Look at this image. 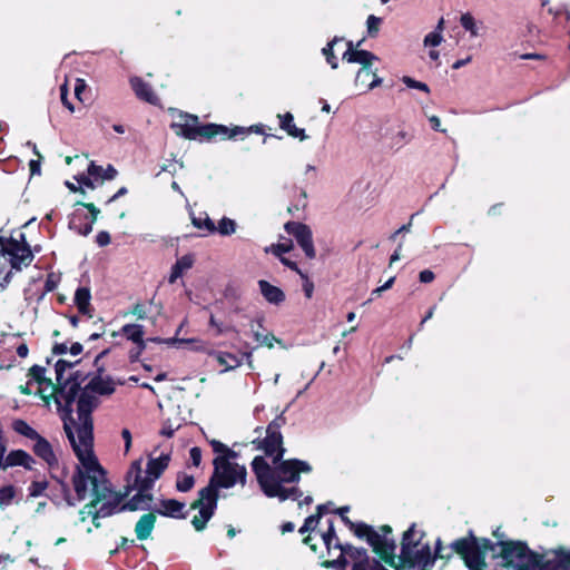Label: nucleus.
<instances>
[{
	"label": "nucleus",
	"mask_w": 570,
	"mask_h": 570,
	"mask_svg": "<svg viewBox=\"0 0 570 570\" xmlns=\"http://www.w3.org/2000/svg\"><path fill=\"white\" fill-rule=\"evenodd\" d=\"M189 456H190L191 464L194 466L198 468L202 462V449L198 446H193L189 450Z\"/></svg>",
	"instance_id": "62"
},
{
	"label": "nucleus",
	"mask_w": 570,
	"mask_h": 570,
	"mask_svg": "<svg viewBox=\"0 0 570 570\" xmlns=\"http://www.w3.org/2000/svg\"><path fill=\"white\" fill-rule=\"evenodd\" d=\"M381 83H382V79L372 70H371L370 77H363L361 79L357 78V76L355 77V86L364 87L365 90H371V89L380 86Z\"/></svg>",
	"instance_id": "41"
},
{
	"label": "nucleus",
	"mask_w": 570,
	"mask_h": 570,
	"mask_svg": "<svg viewBox=\"0 0 570 570\" xmlns=\"http://www.w3.org/2000/svg\"><path fill=\"white\" fill-rule=\"evenodd\" d=\"M235 230H236V223H235V220H233L228 217H223L219 220L218 226H216V232H218L223 236L232 235L235 233Z\"/></svg>",
	"instance_id": "45"
},
{
	"label": "nucleus",
	"mask_w": 570,
	"mask_h": 570,
	"mask_svg": "<svg viewBox=\"0 0 570 570\" xmlns=\"http://www.w3.org/2000/svg\"><path fill=\"white\" fill-rule=\"evenodd\" d=\"M553 559L546 560L544 567L549 570H570V548L560 546L551 550Z\"/></svg>",
	"instance_id": "26"
},
{
	"label": "nucleus",
	"mask_w": 570,
	"mask_h": 570,
	"mask_svg": "<svg viewBox=\"0 0 570 570\" xmlns=\"http://www.w3.org/2000/svg\"><path fill=\"white\" fill-rule=\"evenodd\" d=\"M127 484L125 485V491L122 493H129L134 490L138 492L130 498L127 502L121 503L120 510L122 511H137L139 509V503L142 501H151L153 494L149 493L150 490H142L141 482L137 479L126 480Z\"/></svg>",
	"instance_id": "21"
},
{
	"label": "nucleus",
	"mask_w": 570,
	"mask_h": 570,
	"mask_svg": "<svg viewBox=\"0 0 570 570\" xmlns=\"http://www.w3.org/2000/svg\"><path fill=\"white\" fill-rule=\"evenodd\" d=\"M17 489L12 484L0 487V510L9 507L16 498Z\"/></svg>",
	"instance_id": "40"
},
{
	"label": "nucleus",
	"mask_w": 570,
	"mask_h": 570,
	"mask_svg": "<svg viewBox=\"0 0 570 570\" xmlns=\"http://www.w3.org/2000/svg\"><path fill=\"white\" fill-rule=\"evenodd\" d=\"M294 245H293V242L291 239H288L287 242L285 243H277V244H272L271 247L266 248V252H271L272 254H274L276 257H283V255L285 253H288L293 249Z\"/></svg>",
	"instance_id": "46"
},
{
	"label": "nucleus",
	"mask_w": 570,
	"mask_h": 570,
	"mask_svg": "<svg viewBox=\"0 0 570 570\" xmlns=\"http://www.w3.org/2000/svg\"><path fill=\"white\" fill-rule=\"evenodd\" d=\"M279 119V127L284 131L287 132L288 136L293 138H298L299 140L307 139V135L305 134V130L303 128H298L294 124V116L287 111L283 115H277Z\"/></svg>",
	"instance_id": "30"
},
{
	"label": "nucleus",
	"mask_w": 570,
	"mask_h": 570,
	"mask_svg": "<svg viewBox=\"0 0 570 570\" xmlns=\"http://www.w3.org/2000/svg\"><path fill=\"white\" fill-rule=\"evenodd\" d=\"M78 363H80V360H78L76 362H69V361H66V360H62V358L58 360L57 363L55 364L57 382L60 383V381H62V377H63V374H65L66 370L73 367Z\"/></svg>",
	"instance_id": "48"
},
{
	"label": "nucleus",
	"mask_w": 570,
	"mask_h": 570,
	"mask_svg": "<svg viewBox=\"0 0 570 570\" xmlns=\"http://www.w3.org/2000/svg\"><path fill=\"white\" fill-rule=\"evenodd\" d=\"M75 206H81L88 214L75 210L69 220V228L79 235L87 236L92 232V225L98 219L100 209L94 203L77 202Z\"/></svg>",
	"instance_id": "14"
},
{
	"label": "nucleus",
	"mask_w": 570,
	"mask_h": 570,
	"mask_svg": "<svg viewBox=\"0 0 570 570\" xmlns=\"http://www.w3.org/2000/svg\"><path fill=\"white\" fill-rule=\"evenodd\" d=\"M75 179L79 183V185L83 188L87 187L89 189H95L97 186L95 184V181L91 179V176H87L85 174H80L78 176L75 177Z\"/></svg>",
	"instance_id": "60"
},
{
	"label": "nucleus",
	"mask_w": 570,
	"mask_h": 570,
	"mask_svg": "<svg viewBox=\"0 0 570 570\" xmlns=\"http://www.w3.org/2000/svg\"><path fill=\"white\" fill-rule=\"evenodd\" d=\"M48 481H32L28 488L29 497L31 498H38L45 493V491L48 489Z\"/></svg>",
	"instance_id": "49"
},
{
	"label": "nucleus",
	"mask_w": 570,
	"mask_h": 570,
	"mask_svg": "<svg viewBox=\"0 0 570 570\" xmlns=\"http://www.w3.org/2000/svg\"><path fill=\"white\" fill-rule=\"evenodd\" d=\"M99 405L97 396L82 389L77 400L79 423L72 425L63 417V430L67 439L82 468L100 471V463L94 452V420L92 412Z\"/></svg>",
	"instance_id": "1"
},
{
	"label": "nucleus",
	"mask_w": 570,
	"mask_h": 570,
	"mask_svg": "<svg viewBox=\"0 0 570 570\" xmlns=\"http://www.w3.org/2000/svg\"><path fill=\"white\" fill-rule=\"evenodd\" d=\"M195 478L186 472H178L176 476L175 488L178 492H189L195 487Z\"/></svg>",
	"instance_id": "36"
},
{
	"label": "nucleus",
	"mask_w": 570,
	"mask_h": 570,
	"mask_svg": "<svg viewBox=\"0 0 570 570\" xmlns=\"http://www.w3.org/2000/svg\"><path fill=\"white\" fill-rule=\"evenodd\" d=\"M11 428L16 433L35 442L31 448L32 452L46 462L50 469L58 466L59 461L50 442L29 425L27 421L16 419L12 421Z\"/></svg>",
	"instance_id": "11"
},
{
	"label": "nucleus",
	"mask_w": 570,
	"mask_h": 570,
	"mask_svg": "<svg viewBox=\"0 0 570 570\" xmlns=\"http://www.w3.org/2000/svg\"><path fill=\"white\" fill-rule=\"evenodd\" d=\"M130 87L135 92L136 97L142 101L151 105H156L158 101L157 95L154 92L151 86L140 77H131Z\"/></svg>",
	"instance_id": "25"
},
{
	"label": "nucleus",
	"mask_w": 570,
	"mask_h": 570,
	"mask_svg": "<svg viewBox=\"0 0 570 570\" xmlns=\"http://www.w3.org/2000/svg\"><path fill=\"white\" fill-rule=\"evenodd\" d=\"M269 463L262 455H256L252 463V470L256 476L261 489L264 484H275L279 482L284 484H297L301 481L302 473H311L313 468L307 461L299 459H287L278 461V463Z\"/></svg>",
	"instance_id": "4"
},
{
	"label": "nucleus",
	"mask_w": 570,
	"mask_h": 570,
	"mask_svg": "<svg viewBox=\"0 0 570 570\" xmlns=\"http://www.w3.org/2000/svg\"><path fill=\"white\" fill-rule=\"evenodd\" d=\"M0 253L9 256L11 268L14 271H21L22 266L28 267L35 257L23 233L19 234V239L0 235Z\"/></svg>",
	"instance_id": "12"
},
{
	"label": "nucleus",
	"mask_w": 570,
	"mask_h": 570,
	"mask_svg": "<svg viewBox=\"0 0 570 570\" xmlns=\"http://www.w3.org/2000/svg\"><path fill=\"white\" fill-rule=\"evenodd\" d=\"M146 348V343L136 344V347L131 348L129 351L128 357L130 363H135L139 360L140 355Z\"/></svg>",
	"instance_id": "59"
},
{
	"label": "nucleus",
	"mask_w": 570,
	"mask_h": 570,
	"mask_svg": "<svg viewBox=\"0 0 570 570\" xmlns=\"http://www.w3.org/2000/svg\"><path fill=\"white\" fill-rule=\"evenodd\" d=\"M185 503L176 499H161L156 513L173 519H185L187 512H184Z\"/></svg>",
	"instance_id": "24"
},
{
	"label": "nucleus",
	"mask_w": 570,
	"mask_h": 570,
	"mask_svg": "<svg viewBox=\"0 0 570 570\" xmlns=\"http://www.w3.org/2000/svg\"><path fill=\"white\" fill-rule=\"evenodd\" d=\"M255 341L259 343V345L267 346L268 348H273L274 342L282 344V340L276 338L273 333H267L265 335L259 332H254Z\"/></svg>",
	"instance_id": "47"
},
{
	"label": "nucleus",
	"mask_w": 570,
	"mask_h": 570,
	"mask_svg": "<svg viewBox=\"0 0 570 570\" xmlns=\"http://www.w3.org/2000/svg\"><path fill=\"white\" fill-rule=\"evenodd\" d=\"M500 551L493 558H501L504 568L514 570H549L544 567V556L533 551L528 543L520 540L499 541Z\"/></svg>",
	"instance_id": "6"
},
{
	"label": "nucleus",
	"mask_w": 570,
	"mask_h": 570,
	"mask_svg": "<svg viewBox=\"0 0 570 570\" xmlns=\"http://www.w3.org/2000/svg\"><path fill=\"white\" fill-rule=\"evenodd\" d=\"M258 287L263 297L271 304L279 305L285 302V293L282 288L272 285L265 279L258 281Z\"/></svg>",
	"instance_id": "29"
},
{
	"label": "nucleus",
	"mask_w": 570,
	"mask_h": 570,
	"mask_svg": "<svg viewBox=\"0 0 570 570\" xmlns=\"http://www.w3.org/2000/svg\"><path fill=\"white\" fill-rule=\"evenodd\" d=\"M217 362L225 366V371L234 370L242 365L243 358L228 352H218L216 355Z\"/></svg>",
	"instance_id": "35"
},
{
	"label": "nucleus",
	"mask_w": 570,
	"mask_h": 570,
	"mask_svg": "<svg viewBox=\"0 0 570 570\" xmlns=\"http://www.w3.org/2000/svg\"><path fill=\"white\" fill-rule=\"evenodd\" d=\"M373 552L387 566L394 569H400V561L396 562V543L395 540L385 535H380L375 543L372 546Z\"/></svg>",
	"instance_id": "20"
},
{
	"label": "nucleus",
	"mask_w": 570,
	"mask_h": 570,
	"mask_svg": "<svg viewBox=\"0 0 570 570\" xmlns=\"http://www.w3.org/2000/svg\"><path fill=\"white\" fill-rule=\"evenodd\" d=\"M6 444H1L0 449V470H7L12 466H22L26 470H32L36 460L27 451L18 449L12 450L4 456Z\"/></svg>",
	"instance_id": "19"
},
{
	"label": "nucleus",
	"mask_w": 570,
	"mask_h": 570,
	"mask_svg": "<svg viewBox=\"0 0 570 570\" xmlns=\"http://www.w3.org/2000/svg\"><path fill=\"white\" fill-rule=\"evenodd\" d=\"M130 314L137 317V320H145L147 317L146 307L141 303H136L130 309Z\"/></svg>",
	"instance_id": "61"
},
{
	"label": "nucleus",
	"mask_w": 570,
	"mask_h": 570,
	"mask_svg": "<svg viewBox=\"0 0 570 570\" xmlns=\"http://www.w3.org/2000/svg\"><path fill=\"white\" fill-rule=\"evenodd\" d=\"M414 138L412 131L400 122H386L382 125L377 131V140L382 147L399 151L404 146L409 145Z\"/></svg>",
	"instance_id": "13"
},
{
	"label": "nucleus",
	"mask_w": 570,
	"mask_h": 570,
	"mask_svg": "<svg viewBox=\"0 0 570 570\" xmlns=\"http://www.w3.org/2000/svg\"><path fill=\"white\" fill-rule=\"evenodd\" d=\"M253 444L257 450H262L266 456L272 458L273 463H278L284 458L286 449L283 445L282 433L266 432L264 439H255Z\"/></svg>",
	"instance_id": "18"
},
{
	"label": "nucleus",
	"mask_w": 570,
	"mask_h": 570,
	"mask_svg": "<svg viewBox=\"0 0 570 570\" xmlns=\"http://www.w3.org/2000/svg\"><path fill=\"white\" fill-rule=\"evenodd\" d=\"M261 490L267 498H277L282 502L288 499L299 500L303 495V491L298 487L287 488L281 485L279 482L275 484H264Z\"/></svg>",
	"instance_id": "23"
},
{
	"label": "nucleus",
	"mask_w": 570,
	"mask_h": 570,
	"mask_svg": "<svg viewBox=\"0 0 570 570\" xmlns=\"http://www.w3.org/2000/svg\"><path fill=\"white\" fill-rule=\"evenodd\" d=\"M442 39L443 38H442V35L440 33V31H432L425 36L424 45L431 46V47H436L441 43Z\"/></svg>",
	"instance_id": "57"
},
{
	"label": "nucleus",
	"mask_w": 570,
	"mask_h": 570,
	"mask_svg": "<svg viewBox=\"0 0 570 570\" xmlns=\"http://www.w3.org/2000/svg\"><path fill=\"white\" fill-rule=\"evenodd\" d=\"M343 41V38L334 37L323 49L322 53L324 55L326 62L331 66L332 69H337L338 60L334 55V46L338 42Z\"/></svg>",
	"instance_id": "38"
},
{
	"label": "nucleus",
	"mask_w": 570,
	"mask_h": 570,
	"mask_svg": "<svg viewBox=\"0 0 570 570\" xmlns=\"http://www.w3.org/2000/svg\"><path fill=\"white\" fill-rule=\"evenodd\" d=\"M170 453H161L158 458H149L145 475H142V459L135 460L126 473V480L137 479L141 482L142 490H153L156 480L166 471L170 463Z\"/></svg>",
	"instance_id": "9"
},
{
	"label": "nucleus",
	"mask_w": 570,
	"mask_h": 570,
	"mask_svg": "<svg viewBox=\"0 0 570 570\" xmlns=\"http://www.w3.org/2000/svg\"><path fill=\"white\" fill-rule=\"evenodd\" d=\"M452 553L444 554L441 539L435 542L434 553L431 551L429 543H425L414 549L409 554L407 544H403V556H399V561L402 568H415L420 567L421 570H432L436 559L449 560Z\"/></svg>",
	"instance_id": "10"
},
{
	"label": "nucleus",
	"mask_w": 570,
	"mask_h": 570,
	"mask_svg": "<svg viewBox=\"0 0 570 570\" xmlns=\"http://www.w3.org/2000/svg\"><path fill=\"white\" fill-rule=\"evenodd\" d=\"M83 389L91 394L111 395L115 392V384L110 376H92Z\"/></svg>",
	"instance_id": "27"
},
{
	"label": "nucleus",
	"mask_w": 570,
	"mask_h": 570,
	"mask_svg": "<svg viewBox=\"0 0 570 570\" xmlns=\"http://www.w3.org/2000/svg\"><path fill=\"white\" fill-rule=\"evenodd\" d=\"M402 81L409 87V88H413V89H419L421 91H424V92H430V88L429 86L425 83V82H422V81H419V80H415L413 79L412 77H409V76H404L402 78Z\"/></svg>",
	"instance_id": "53"
},
{
	"label": "nucleus",
	"mask_w": 570,
	"mask_h": 570,
	"mask_svg": "<svg viewBox=\"0 0 570 570\" xmlns=\"http://www.w3.org/2000/svg\"><path fill=\"white\" fill-rule=\"evenodd\" d=\"M286 424V417L284 416V412L277 415L266 428V432L271 433H282L281 429Z\"/></svg>",
	"instance_id": "52"
},
{
	"label": "nucleus",
	"mask_w": 570,
	"mask_h": 570,
	"mask_svg": "<svg viewBox=\"0 0 570 570\" xmlns=\"http://www.w3.org/2000/svg\"><path fill=\"white\" fill-rule=\"evenodd\" d=\"M235 466V479L236 483L239 482L242 485L246 484L247 471L244 465H239L237 463H233Z\"/></svg>",
	"instance_id": "58"
},
{
	"label": "nucleus",
	"mask_w": 570,
	"mask_h": 570,
	"mask_svg": "<svg viewBox=\"0 0 570 570\" xmlns=\"http://www.w3.org/2000/svg\"><path fill=\"white\" fill-rule=\"evenodd\" d=\"M356 538L365 540L368 546H373L379 538V532L365 522H355L350 530Z\"/></svg>",
	"instance_id": "33"
},
{
	"label": "nucleus",
	"mask_w": 570,
	"mask_h": 570,
	"mask_svg": "<svg viewBox=\"0 0 570 570\" xmlns=\"http://www.w3.org/2000/svg\"><path fill=\"white\" fill-rule=\"evenodd\" d=\"M499 542H492L488 538H476L470 530L466 537L454 540L450 548L460 556L466 568L470 570H484L487 568L485 557L489 551L495 553Z\"/></svg>",
	"instance_id": "7"
},
{
	"label": "nucleus",
	"mask_w": 570,
	"mask_h": 570,
	"mask_svg": "<svg viewBox=\"0 0 570 570\" xmlns=\"http://www.w3.org/2000/svg\"><path fill=\"white\" fill-rule=\"evenodd\" d=\"M236 484L235 466L233 463L218 464L208 484L198 491V497L190 503V510H198V514L191 519V525L197 532L206 529L208 521L214 517L218 500L219 489H229Z\"/></svg>",
	"instance_id": "3"
},
{
	"label": "nucleus",
	"mask_w": 570,
	"mask_h": 570,
	"mask_svg": "<svg viewBox=\"0 0 570 570\" xmlns=\"http://www.w3.org/2000/svg\"><path fill=\"white\" fill-rule=\"evenodd\" d=\"M191 224L200 229V230H205L207 234H214L216 233V225L214 224V222L209 218V216L207 214H205V217H196V216H191Z\"/></svg>",
	"instance_id": "39"
},
{
	"label": "nucleus",
	"mask_w": 570,
	"mask_h": 570,
	"mask_svg": "<svg viewBox=\"0 0 570 570\" xmlns=\"http://www.w3.org/2000/svg\"><path fill=\"white\" fill-rule=\"evenodd\" d=\"M60 99H61V102L62 105L70 111V112H73L75 111V106L70 102L69 98H68V85L67 82L62 83L60 86Z\"/></svg>",
	"instance_id": "56"
},
{
	"label": "nucleus",
	"mask_w": 570,
	"mask_h": 570,
	"mask_svg": "<svg viewBox=\"0 0 570 570\" xmlns=\"http://www.w3.org/2000/svg\"><path fill=\"white\" fill-rule=\"evenodd\" d=\"M45 372H46L45 367L36 364L29 368L28 375L39 384L46 383V384L52 386L53 384H52L51 380L46 379Z\"/></svg>",
	"instance_id": "44"
},
{
	"label": "nucleus",
	"mask_w": 570,
	"mask_h": 570,
	"mask_svg": "<svg viewBox=\"0 0 570 570\" xmlns=\"http://www.w3.org/2000/svg\"><path fill=\"white\" fill-rule=\"evenodd\" d=\"M285 232L293 236L298 246L303 249L305 256L309 259L315 258L316 252L313 243V233L308 225L289 220L284 225Z\"/></svg>",
	"instance_id": "16"
},
{
	"label": "nucleus",
	"mask_w": 570,
	"mask_h": 570,
	"mask_svg": "<svg viewBox=\"0 0 570 570\" xmlns=\"http://www.w3.org/2000/svg\"><path fill=\"white\" fill-rule=\"evenodd\" d=\"M110 242H111L110 234L106 230H101L96 235V243L100 247H105V246L109 245Z\"/></svg>",
	"instance_id": "64"
},
{
	"label": "nucleus",
	"mask_w": 570,
	"mask_h": 570,
	"mask_svg": "<svg viewBox=\"0 0 570 570\" xmlns=\"http://www.w3.org/2000/svg\"><path fill=\"white\" fill-rule=\"evenodd\" d=\"M91 293L89 287H78L75 293L73 302L80 314L92 317L94 308L90 304Z\"/></svg>",
	"instance_id": "31"
},
{
	"label": "nucleus",
	"mask_w": 570,
	"mask_h": 570,
	"mask_svg": "<svg viewBox=\"0 0 570 570\" xmlns=\"http://www.w3.org/2000/svg\"><path fill=\"white\" fill-rule=\"evenodd\" d=\"M335 550H340L336 559L324 560L321 566L326 569L346 570L348 561H353L352 570H387L381 561L371 559L367 550L351 543L337 541Z\"/></svg>",
	"instance_id": "8"
},
{
	"label": "nucleus",
	"mask_w": 570,
	"mask_h": 570,
	"mask_svg": "<svg viewBox=\"0 0 570 570\" xmlns=\"http://www.w3.org/2000/svg\"><path fill=\"white\" fill-rule=\"evenodd\" d=\"M53 389V397L55 402L58 405V407L61 406V401H63V411L66 413V419L70 421L72 425H76V421L72 417V405L76 400H78L79 394L81 393L82 389L79 386L78 383H71L66 385V382L62 383V381L57 382V385H52Z\"/></svg>",
	"instance_id": "15"
},
{
	"label": "nucleus",
	"mask_w": 570,
	"mask_h": 570,
	"mask_svg": "<svg viewBox=\"0 0 570 570\" xmlns=\"http://www.w3.org/2000/svg\"><path fill=\"white\" fill-rule=\"evenodd\" d=\"M347 49L343 53L342 59L347 61L348 63H360L361 68L357 71V78L370 77L371 76V67L375 60L379 58L371 51L367 50H357L354 48L353 41L348 40L346 42Z\"/></svg>",
	"instance_id": "17"
},
{
	"label": "nucleus",
	"mask_w": 570,
	"mask_h": 570,
	"mask_svg": "<svg viewBox=\"0 0 570 570\" xmlns=\"http://www.w3.org/2000/svg\"><path fill=\"white\" fill-rule=\"evenodd\" d=\"M382 23V19L374 16V14H370L367 17V20H366V24H367V33L371 38H374L377 36L379 31H380V26Z\"/></svg>",
	"instance_id": "51"
},
{
	"label": "nucleus",
	"mask_w": 570,
	"mask_h": 570,
	"mask_svg": "<svg viewBox=\"0 0 570 570\" xmlns=\"http://www.w3.org/2000/svg\"><path fill=\"white\" fill-rule=\"evenodd\" d=\"M415 523H413L404 533L401 541V553L400 556H403V544H407L409 548V554L416 549L419 546H421V538L415 540Z\"/></svg>",
	"instance_id": "37"
},
{
	"label": "nucleus",
	"mask_w": 570,
	"mask_h": 570,
	"mask_svg": "<svg viewBox=\"0 0 570 570\" xmlns=\"http://www.w3.org/2000/svg\"><path fill=\"white\" fill-rule=\"evenodd\" d=\"M321 537L323 539V542H324V544L326 547L327 552L331 553V551H332V542L334 540H336V542L341 541L340 538L336 534L333 520H328V528H327L326 531L321 533Z\"/></svg>",
	"instance_id": "43"
},
{
	"label": "nucleus",
	"mask_w": 570,
	"mask_h": 570,
	"mask_svg": "<svg viewBox=\"0 0 570 570\" xmlns=\"http://www.w3.org/2000/svg\"><path fill=\"white\" fill-rule=\"evenodd\" d=\"M179 118L181 121L173 122L171 128L176 135L188 140L210 141L218 136L222 139H244L250 134H258L265 136V142L268 137H274L265 132V126L263 124H256L249 127L234 126L229 128L225 125L213 122L200 124L198 116L187 112L180 114Z\"/></svg>",
	"instance_id": "2"
},
{
	"label": "nucleus",
	"mask_w": 570,
	"mask_h": 570,
	"mask_svg": "<svg viewBox=\"0 0 570 570\" xmlns=\"http://www.w3.org/2000/svg\"><path fill=\"white\" fill-rule=\"evenodd\" d=\"M33 153L38 156V159H31L29 163V169L31 175H40L41 173V158L42 156L37 149V146L33 145Z\"/></svg>",
	"instance_id": "55"
},
{
	"label": "nucleus",
	"mask_w": 570,
	"mask_h": 570,
	"mask_svg": "<svg viewBox=\"0 0 570 570\" xmlns=\"http://www.w3.org/2000/svg\"><path fill=\"white\" fill-rule=\"evenodd\" d=\"M460 23L464 30L470 32L471 37L479 36V28L476 26V21L470 12H465L461 16Z\"/></svg>",
	"instance_id": "42"
},
{
	"label": "nucleus",
	"mask_w": 570,
	"mask_h": 570,
	"mask_svg": "<svg viewBox=\"0 0 570 570\" xmlns=\"http://www.w3.org/2000/svg\"><path fill=\"white\" fill-rule=\"evenodd\" d=\"M127 498V493L111 492L107 493V499L101 501L99 507L95 508V519L111 517L120 510L122 501Z\"/></svg>",
	"instance_id": "22"
},
{
	"label": "nucleus",
	"mask_w": 570,
	"mask_h": 570,
	"mask_svg": "<svg viewBox=\"0 0 570 570\" xmlns=\"http://www.w3.org/2000/svg\"><path fill=\"white\" fill-rule=\"evenodd\" d=\"M156 512L151 511L142 514L135 525V533L138 540H147L156 524Z\"/></svg>",
	"instance_id": "28"
},
{
	"label": "nucleus",
	"mask_w": 570,
	"mask_h": 570,
	"mask_svg": "<svg viewBox=\"0 0 570 570\" xmlns=\"http://www.w3.org/2000/svg\"><path fill=\"white\" fill-rule=\"evenodd\" d=\"M195 263L194 254H186L179 257L176 263L171 266L170 275L168 277V282L174 284L179 277L184 275V273L190 269Z\"/></svg>",
	"instance_id": "32"
},
{
	"label": "nucleus",
	"mask_w": 570,
	"mask_h": 570,
	"mask_svg": "<svg viewBox=\"0 0 570 570\" xmlns=\"http://www.w3.org/2000/svg\"><path fill=\"white\" fill-rule=\"evenodd\" d=\"M121 333L135 344L145 343L144 327L139 324H126L121 327Z\"/></svg>",
	"instance_id": "34"
},
{
	"label": "nucleus",
	"mask_w": 570,
	"mask_h": 570,
	"mask_svg": "<svg viewBox=\"0 0 570 570\" xmlns=\"http://www.w3.org/2000/svg\"><path fill=\"white\" fill-rule=\"evenodd\" d=\"M237 456H238L237 452H235L234 450L229 449L226 445V449H225V451H223L222 455L216 456L213 460V464H214V466L218 468L219 463L220 464L232 463L230 460H234Z\"/></svg>",
	"instance_id": "50"
},
{
	"label": "nucleus",
	"mask_w": 570,
	"mask_h": 570,
	"mask_svg": "<svg viewBox=\"0 0 570 570\" xmlns=\"http://www.w3.org/2000/svg\"><path fill=\"white\" fill-rule=\"evenodd\" d=\"M106 470L100 465V471H88L82 465H77L72 475V485L78 500H85L88 494V483L91 484L92 499L85 504L87 515L91 517L96 529L101 527L99 519H95V508L107 499V493L111 492V484L106 478Z\"/></svg>",
	"instance_id": "5"
},
{
	"label": "nucleus",
	"mask_w": 570,
	"mask_h": 570,
	"mask_svg": "<svg viewBox=\"0 0 570 570\" xmlns=\"http://www.w3.org/2000/svg\"><path fill=\"white\" fill-rule=\"evenodd\" d=\"M87 171H88L89 176L95 177V178L100 177L102 179L104 168H102V166L97 165L95 161H90V164L88 165Z\"/></svg>",
	"instance_id": "63"
},
{
	"label": "nucleus",
	"mask_w": 570,
	"mask_h": 570,
	"mask_svg": "<svg viewBox=\"0 0 570 570\" xmlns=\"http://www.w3.org/2000/svg\"><path fill=\"white\" fill-rule=\"evenodd\" d=\"M75 96L80 102H85L87 98L83 97V94L87 90V83L83 79L77 78L75 83Z\"/></svg>",
	"instance_id": "54"
}]
</instances>
